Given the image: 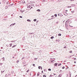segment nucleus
Instances as JSON below:
<instances>
[{
    "mask_svg": "<svg viewBox=\"0 0 77 77\" xmlns=\"http://www.w3.org/2000/svg\"><path fill=\"white\" fill-rule=\"evenodd\" d=\"M0 65H2V63H0Z\"/></svg>",
    "mask_w": 77,
    "mask_h": 77,
    "instance_id": "63",
    "label": "nucleus"
},
{
    "mask_svg": "<svg viewBox=\"0 0 77 77\" xmlns=\"http://www.w3.org/2000/svg\"><path fill=\"white\" fill-rule=\"evenodd\" d=\"M31 6H32V5H29V6L27 7V8H30V7H31Z\"/></svg>",
    "mask_w": 77,
    "mask_h": 77,
    "instance_id": "5",
    "label": "nucleus"
},
{
    "mask_svg": "<svg viewBox=\"0 0 77 77\" xmlns=\"http://www.w3.org/2000/svg\"><path fill=\"white\" fill-rule=\"evenodd\" d=\"M36 20H37L36 19H34L33 21H34L35 22V21H36Z\"/></svg>",
    "mask_w": 77,
    "mask_h": 77,
    "instance_id": "25",
    "label": "nucleus"
},
{
    "mask_svg": "<svg viewBox=\"0 0 77 77\" xmlns=\"http://www.w3.org/2000/svg\"><path fill=\"white\" fill-rule=\"evenodd\" d=\"M8 6H6L5 7V9H8Z\"/></svg>",
    "mask_w": 77,
    "mask_h": 77,
    "instance_id": "27",
    "label": "nucleus"
},
{
    "mask_svg": "<svg viewBox=\"0 0 77 77\" xmlns=\"http://www.w3.org/2000/svg\"><path fill=\"white\" fill-rule=\"evenodd\" d=\"M40 74V73L39 72H38V73L37 74V77H38V76H39V75H40V74Z\"/></svg>",
    "mask_w": 77,
    "mask_h": 77,
    "instance_id": "6",
    "label": "nucleus"
},
{
    "mask_svg": "<svg viewBox=\"0 0 77 77\" xmlns=\"http://www.w3.org/2000/svg\"><path fill=\"white\" fill-rule=\"evenodd\" d=\"M66 62V60H65V61H63V62L64 63V62Z\"/></svg>",
    "mask_w": 77,
    "mask_h": 77,
    "instance_id": "57",
    "label": "nucleus"
},
{
    "mask_svg": "<svg viewBox=\"0 0 77 77\" xmlns=\"http://www.w3.org/2000/svg\"><path fill=\"white\" fill-rule=\"evenodd\" d=\"M34 33H33V32H32V33H29V35H32V34H34Z\"/></svg>",
    "mask_w": 77,
    "mask_h": 77,
    "instance_id": "15",
    "label": "nucleus"
},
{
    "mask_svg": "<svg viewBox=\"0 0 77 77\" xmlns=\"http://www.w3.org/2000/svg\"><path fill=\"white\" fill-rule=\"evenodd\" d=\"M69 74L70 77H71V73L70 72H69Z\"/></svg>",
    "mask_w": 77,
    "mask_h": 77,
    "instance_id": "9",
    "label": "nucleus"
},
{
    "mask_svg": "<svg viewBox=\"0 0 77 77\" xmlns=\"http://www.w3.org/2000/svg\"><path fill=\"white\" fill-rule=\"evenodd\" d=\"M55 60H51V62L52 63L53 62H54V61H55Z\"/></svg>",
    "mask_w": 77,
    "mask_h": 77,
    "instance_id": "20",
    "label": "nucleus"
},
{
    "mask_svg": "<svg viewBox=\"0 0 77 77\" xmlns=\"http://www.w3.org/2000/svg\"><path fill=\"white\" fill-rule=\"evenodd\" d=\"M41 66H38V69H41Z\"/></svg>",
    "mask_w": 77,
    "mask_h": 77,
    "instance_id": "19",
    "label": "nucleus"
},
{
    "mask_svg": "<svg viewBox=\"0 0 77 77\" xmlns=\"http://www.w3.org/2000/svg\"><path fill=\"white\" fill-rule=\"evenodd\" d=\"M2 59H3V60H5V57H3L2 58Z\"/></svg>",
    "mask_w": 77,
    "mask_h": 77,
    "instance_id": "33",
    "label": "nucleus"
},
{
    "mask_svg": "<svg viewBox=\"0 0 77 77\" xmlns=\"http://www.w3.org/2000/svg\"><path fill=\"white\" fill-rule=\"evenodd\" d=\"M75 6V5H72V6Z\"/></svg>",
    "mask_w": 77,
    "mask_h": 77,
    "instance_id": "46",
    "label": "nucleus"
},
{
    "mask_svg": "<svg viewBox=\"0 0 77 77\" xmlns=\"http://www.w3.org/2000/svg\"><path fill=\"white\" fill-rule=\"evenodd\" d=\"M62 69H65V66H63V67L62 68Z\"/></svg>",
    "mask_w": 77,
    "mask_h": 77,
    "instance_id": "30",
    "label": "nucleus"
},
{
    "mask_svg": "<svg viewBox=\"0 0 77 77\" xmlns=\"http://www.w3.org/2000/svg\"><path fill=\"white\" fill-rule=\"evenodd\" d=\"M54 52H57V51L56 50L54 51Z\"/></svg>",
    "mask_w": 77,
    "mask_h": 77,
    "instance_id": "55",
    "label": "nucleus"
},
{
    "mask_svg": "<svg viewBox=\"0 0 77 77\" xmlns=\"http://www.w3.org/2000/svg\"><path fill=\"white\" fill-rule=\"evenodd\" d=\"M51 17H54V15H53L52 16H51Z\"/></svg>",
    "mask_w": 77,
    "mask_h": 77,
    "instance_id": "62",
    "label": "nucleus"
},
{
    "mask_svg": "<svg viewBox=\"0 0 77 77\" xmlns=\"http://www.w3.org/2000/svg\"><path fill=\"white\" fill-rule=\"evenodd\" d=\"M44 71L45 72V71L47 72V70H46V69H44Z\"/></svg>",
    "mask_w": 77,
    "mask_h": 77,
    "instance_id": "45",
    "label": "nucleus"
},
{
    "mask_svg": "<svg viewBox=\"0 0 77 77\" xmlns=\"http://www.w3.org/2000/svg\"><path fill=\"white\" fill-rule=\"evenodd\" d=\"M29 71V69H28L27 71H26V72H28Z\"/></svg>",
    "mask_w": 77,
    "mask_h": 77,
    "instance_id": "43",
    "label": "nucleus"
},
{
    "mask_svg": "<svg viewBox=\"0 0 77 77\" xmlns=\"http://www.w3.org/2000/svg\"><path fill=\"white\" fill-rule=\"evenodd\" d=\"M36 11H38V12H40L41 10H37Z\"/></svg>",
    "mask_w": 77,
    "mask_h": 77,
    "instance_id": "31",
    "label": "nucleus"
},
{
    "mask_svg": "<svg viewBox=\"0 0 77 77\" xmlns=\"http://www.w3.org/2000/svg\"><path fill=\"white\" fill-rule=\"evenodd\" d=\"M54 16L55 17H57V14H55L54 15Z\"/></svg>",
    "mask_w": 77,
    "mask_h": 77,
    "instance_id": "12",
    "label": "nucleus"
},
{
    "mask_svg": "<svg viewBox=\"0 0 77 77\" xmlns=\"http://www.w3.org/2000/svg\"><path fill=\"white\" fill-rule=\"evenodd\" d=\"M65 12L66 13V12H68V10H65Z\"/></svg>",
    "mask_w": 77,
    "mask_h": 77,
    "instance_id": "48",
    "label": "nucleus"
},
{
    "mask_svg": "<svg viewBox=\"0 0 77 77\" xmlns=\"http://www.w3.org/2000/svg\"><path fill=\"white\" fill-rule=\"evenodd\" d=\"M43 77H46V75H43Z\"/></svg>",
    "mask_w": 77,
    "mask_h": 77,
    "instance_id": "32",
    "label": "nucleus"
},
{
    "mask_svg": "<svg viewBox=\"0 0 77 77\" xmlns=\"http://www.w3.org/2000/svg\"><path fill=\"white\" fill-rule=\"evenodd\" d=\"M62 35V34L61 33H59L58 34V36H60Z\"/></svg>",
    "mask_w": 77,
    "mask_h": 77,
    "instance_id": "17",
    "label": "nucleus"
},
{
    "mask_svg": "<svg viewBox=\"0 0 77 77\" xmlns=\"http://www.w3.org/2000/svg\"><path fill=\"white\" fill-rule=\"evenodd\" d=\"M71 57V56H69V57L68 58H70V57Z\"/></svg>",
    "mask_w": 77,
    "mask_h": 77,
    "instance_id": "59",
    "label": "nucleus"
},
{
    "mask_svg": "<svg viewBox=\"0 0 77 77\" xmlns=\"http://www.w3.org/2000/svg\"><path fill=\"white\" fill-rule=\"evenodd\" d=\"M59 77H62V74H60L59 75Z\"/></svg>",
    "mask_w": 77,
    "mask_h": 77,
    "instance_id": "24",
    "label": "nucleus"
},
{
    "mask_svg": "<svg viewBox=\"0 0 77 77\" xmlns=\"http://www.w3.org/2000/svg\"><path fill=\"white\" fill-rule=\"evenodd\" d=\"M5 77H8V75H7V74H6V75H5Z\"/></svg>",
    "mask_w": 77,
    "mask_h": 77,
    "instance_id": "58",
    "label": "nucleus"
},
{
    "mask_svg": "<svg viewBox=\"0 0 77 77\" xmlns=\"http://www.w3.org/2000/svg\"><path fill=\"white\" fill-rule=\"evenodd\" d=\"M12 43H10V47H12Z\"/></svg>",
    "mask_w": 77,
    "mask_h": 77,
    "instance_id": "18",
    "label": "nucleus"
},
{
    "mask_svg": "<svg viewBox=\"0 0 77 77\" xmlns=\"http://www.w3.org/2000/svg\"><path fill=\"white\" fill-rule=\"evenodd\" d=\"M4 20H5V21H6L7 20V19H4Z\"/></svg>",
    "mask_w": 77,
    "mask_h": 77,
    "instance_id": "44",
    "label": "nucleus"
},
{
    "mask_svg": "<svg viewBox=\"0 0 77 77\" xmlns=\"http://www.w3.org/2000/svg\"><path fill=\"white\" fill-rule=\"evenodd\" d=\"M14 71L12 72V74H14Z\"/></svg>",
    "mask_w": 77,
    "mask_h": 77,
    "instance_id": "52",
    "label": "nucleus"
},
{
    "mask_svg": "<svg viewBox=\"0 0 77 77\" xmlns=\"http://www.w3.org/2000/svg\"><path fill=\"white\" fill-rule=\"evenodd\" d=\"M15 23H14L10 25V27H11L12 26H14V25H15Z\"/></svg>",
    "mask_w": 77,
    "mask_h": 77,
    "instance_id": "1",
    "label": "nucleus"
},
{
    "mask_svg": "<svg viewBox=\"0 0 77 77\" xmlns=\"http://www.w3.org/2000/svg\"><path fill=\"white\" fill-rule=\"evenodd\" d=\"M69 19H68L67 20H66V22L65 23H68V22H69Z\"/></svg>",
    "mask_w": 77,
    "mask_h": 77,
    "instance_id": "7",
    "label": "nucleus"
},
{
    "mask_svg": "<svg viewBox=\"0 0 77 77\" xmlns=\"http://www.w3.org/2000/svg\"><path fill=\"white\" fill-rule=\"evenodd\" d=\"M67 8H71V6H68L67 7Z\"/></svg>",
    "mask_w": 77,
    "mask_h": 77,
    "instance_id": "56",
    "label": "nucleus"
},
{
    "mask_svg": "<svg viewBox=\"0 0 77 77\" xmlns=\"http://www.w3.org/2000/svg\"><path fill=\"white\" fill-rule=\"evenodd\" d=\"M69 52L70 53H72V51H69Z\"/></svg>",
    "mask_w": 77,
    "mask_h": 77,
    "instance_id": "26",
    "label": "nucleus"
},
{
    "mask_svg": "<svg viewBox=\"0 0 77 77\" xmlns=\"http://www.w3.org/2000/svg\"><path fill=\"white\" fill-rule=\"evenodd\" d=\"M54 38V36H51V39H53V38Z\"/></svg>",
    "mask_w": 77,
    "mask_h": 77,
    "instance_id": "16",
    "label": "nucleus"
},
{
    "mask_svg": "<svg viewBox=\"0 0 77 77\" xmlns=\"http://www.w3.org/2000/svg\"><path fill=\"white\" fill-rule=\"evenodd\" d=\"M48 71H50L51 70V69H48Z\"/></svg>",
    "mask_w": 77,
    "mask_h": 77,
    "instance_id": "28",
    "label": "nucleus"
},
{
    "mask_svg": "<svg viewBox=\"0 0 77 77\" xmlns=\"http://www.w3.org/2000/svg\"><path fill=\"white\" fill-rule=\"evenodd\" d=\"M24 11H25V10H24L23 11H22V10H20V12H21V13H23V12H24Z\"/></svg>",
    "mask_w": 77,
    "mask_h": 77,
    "instance_id": "4",
    "label": "nucleus"
},
{
    "mask_svg": "<svg viewBox=\"0 0 77 77\" xmlns=\"http://www.w3.org/2000/svg\"><path fill=\"white\" fill-rule=\"evenodd\" d=\"M25 57H23L22 58V60H23V59H25Z\"/></svg>",
    "mask_w": 77,
    "mask_h": 77,
    "instance_id": "40",
    "label": "nucleus"
},
{
    "mask_svg": "<svg viewBox=\"0 0 77 77\" xmlns=\"http://www.w3.org/2000/svg\"><path fill=\"white\" fill-rule=\"evenodd\" d=\"M27 21H28V22H31V20L29 19H28L27 20Z\"/></svg>",
    "mask_w": 77,
    "mask_h": 77,
    "instance_id": "11",
    "label": "nucleus"
},
{
    "mask_svg": "<svg viewBox=\"0 0 77 77\" xmlns=\"http://www.w3.org/2000/svg\"><path fill=\"white\" fill-rule=\"evenodd\" d=\"M68 68H69V67H67V68H66V70H67V69H68Z\"/></svg>",
    "mask_w": 77,
    "mask_h": 77,
    "instance_id": "49",
    "label": "nucleus"
},
{
    "mask_svg": "<svg viewBox=\"0 0 77 77\" xmlns=\"http://www.w3.org/2000/svg\"><path fill=\"white\" fill-rule=\"evenodd\" d=\"M15 41H11V42H15Z\"/></svg>",
    "mask_w": 77,
    "mask_h": 77,
    "instance_id": "34",
    "label": "nucleus"
},
{
    "mask_svg": "<svg viewBox=\"0 0 77 77\" xmlns=\"http://www.w3.org/2000/svg\"><path fill=\"white\" fill-rule=\"evenodd\" d=\"M49 77H53V75H51L49 76Z\"/></svg>",
    "mask_w": 77,
    "mask_h": 77,
    "instance_id": "53",
    "label": "nucleus"
},
{
    "mask_svg": "<svg viewBox=\"0 0 77 77\" xmlns=\"http://www.w3.org/2000/svg\"><path fill=\"white\" fill-rule=\"evenodd\" d=\"M13 4H12L11 5H8V6L9 7L10 6H11V5H12H12H13Z\"/></svg>",
    "mask_w": 77,
    "mask_h": 77,
    "instance_id": "41",
    "label": "nucleus"
},
{
    "mask_svg": "<svg viewBox=\"0 0 77 77\" xmlns=\"http://www.w3.org/2000/svg\"><path fill=\"white\" fill-rule=\"evenodd\" d=\"M75 21H77V19H75Z\"/></svg>",
    "mask_w": 77,
    "mask_h": 77,
    "instance_id": "64",
    "label": "nucleus"
},
{
    "mask_svg": "<svg viewBox=\"0 0 77 77\" xmlns=\"http://www.w3.org/2000/svg\"><path fill=\"white\" fill-rule=\"evenodd\" d=\"M37 59H38V58H34V60H37Z\"/></svg>",
    "mask_w": 77,
    "mask_h": 77,
    "instance_id": "38",
    "label": "nucleus"
},
{
    "mask_svg": "<svg viewBox=\"0 0 77 77\" xmlns=\"http://www.w3.org/2000/svg\"><path fill=\"white\" fill-rule=\"evenodd\" d=\"M38 22H39V20H37V21H36L37 23H38Z\"/></svg>",
    "mask_w": 77,
    "mask_h": 77,
    "instance_id": "61",
    "label": "nucleus"
},
{
    "mask_svg": "<svg viewBox=\"0 0 77 77\" xmlns=\"http://www.w3.org/2000/svg\"><path fill=\"white\" fill-rule=\"evenodd\" d=\"M71 12H72V13H73L74 12V11H71Z\"/></svg>",
    "mask_w": 77,
    "mask_h": 77,
    "instance_id": "35",
    "label": "nucleus"
},
{
    "mask_svg": "<svg viewBox=\"0 0 77 77\" xmlns=\"http://www.w3.org/2000/svg\"><path fill=\"white\" fill-rule=\"evenodd\" d=\"M73 60H76V58H74L73 59Z\"/></svg>",
    "mask_w": 77,
    "mask_h": 77,
    "instance_id": "50",
    "label": "nucleus"
},
{
    "mask_svg": "<svg viewBox=\"0 0 77 77\" xmlns=\"http://www.w3.org/2000/svg\"><path fill=\"white\" fill-rule=\"evenodd\" d=\"M57 63H54V66H57Z\"/></svg>",
    "mask_w": 77,
    "mask_h": 77,
    "instance_id": "10",
    "label": "nucleus"
},
{
    "mask_svg": "<svg viewBox=\"0 0 77 77\" xmlns=\"http://www.w3.org/2000/svg\"><path fill=\"white\" fill-rule=\"evenodd\" d=\"M60 17H62L63 16V15L62 14V13L60 14Z\"/></svg>",
    "mask_w": 77,
    "mask_h": 77,
    "instance_id": "13",
    "label": "nucleus"
},
{
    "mask_svg": "<svg viewBox=\"0 0 77 77\" xmlns=\"http://www.w3.org/2000/svg\"><path fill=\"white\" fill-rule=\"evenodd\" d=\"M64 15H65V16H66L67 15H68V14L66 13H64Z\"/></svg>",
    "mask_w": 77,
    "mask_h": 77,
    "instance_id": "14",
    "label": "nucleus"
},
{
    "mask_svg": "<svg viewBox=\"0 0 77 77\" xmlns=\"http://www.w3.org/2000/svg\"><path fill=\"white\" fill-rule=\"evenodd\" d=\"M17 45H14L12 46V48H14V47H16Z\"/></svg>",
    "mask_w": 77,
    "mask_h": 77,
    "instance_id": "8",
    "label": "nucleus"
},
{
    "mask_svg": "<svg viewBox=\"0 0 77 77\" xmlns=\"http://www.w3.org/2000/svg\"><path fill=\"white\" fill-rule=\"evenodd\" d=\"M21 2L22 3H26V2H25V1H23V0H21Z\"/></svg>",
    "mask_w": 77,
    "mask_h": 77,
    "instance_id": "2",
    "label": "nucleus"
},
{
    "mask_svg": "<svg viewBox=\"0 0 77 77\" xmlns=\"http://www.w3.org/2000/svg\"><path fill=\"white\" fill-rule=\"evenodd\" d=\"M68 23L69 24H70V23H72V22L71 21H69Z\"/></svg>",
    "mask_w": 77,
    "mask_h": 77,
    "instance_id": "22",
    "label": "nucleus"
},
{
    "mask_svg": "<svg viewBox=\"0 0 77 77\" xmlns=\"http://www.w3.org/2000/svg\"><path fill=\"white\" fill-rule=\"evenodd\" d=\"M42 52V51H41V50H40L39 51V53H41Z\"/></svg>",
    "mask_w": 77,
    "mask_h": 77,
    "instance_id": "51",
    "label": "nucleus"
},
{
    "mask_svg": "<svg viewBox=\"0 0 77 77\" xmlns=\"http://www.w3.org/2000/svg\"><path fill=\"white\" fill-rule=\"evenodd\" d=\"M54 18H53L51 19H49L48 20H48H52V19H54Z\"/></svg>",
    "mask_w": 77,
    "mask_h": 77,
    "instance_id": "29",
    "label": "nucleus"
},
{
    "mask_svg": "<svg viewBox=\"0 0 77 77\" xmlns=\"http://www.w3.org/2000/svg\"><path fill=\"white\" fill-rule=\"evenodd\" d=\"M35 64H32V66H35Z\"/></svg>",
    "mask_w": 77,
    "mask_h": 77,
    "instance_id": "39",
    "label": "nucleus"
},
{
    "mask_svg": "<svg viewBox=\"0 0 77 77\" xmlns=\"http://www.w3.org/2000/svg\"><path fill=\"white\" fill-rule=\"evenodd\" d=\"M5 70H4L3 71H2V70L1 71V72L2 73H2H3V72H5Z\"/></svg>",
    "mask_w": 77,
    "mask_h": 77,
    "instance_id": "21",
    "label": "nucleus"
},
{
    "mask_svg": "<svg viewBox=\"0 0 77 77\" xmlns=\"http://www.w3.org/2000/svg\"><path fill=\"white\" fill-rule=\"evenodd\" d=\"M61 71H62V70H60L59 72H61Z\"/></svg>",
    "mask_w": 77,
    "mask_h": 77,
    "instance_id": "54",
    "label": "nucleus"
},
{
    "mask_svg": "<svg viewBox=\"0 0 77 77\" xmlns=\"http://www.w3.org/2000/svg\"><path fill=\"white\" fill-rule=\"evenodd\" d=\"M64 48H66V46H65L64 47Z\"/></svg>",
    "mask_w": 77,
    "mask_h": 77,
    "instance_id": "37",
    "label": "nucleus"
},
{
    "mask_svg": "<svg viewBox=\"0 0 77 77\" xmlns=\"http://www.w3.org/2000/svg\"><path fill=\"white\" fill-rule=\"evenodd\" d=\"M8 3H9V2H8L6 3V4L7 5H8Z\"/></svg>",
    "mask_w": 77,
    "mask_h": 77,
    "instance_id": "47",
    "label": "nucleus"
},
{
    "mask_svg": "<svg viewBox=\"0 0 77 77\" xmlns=\"http://www.w3.org/2000/svg\"><path fill=\"white\" fill-rule=\"evenodd\" d=\"M74 63H76V61H75L74 62Z\"/></svg>",
    "mask_w": 77,
    "mask_h": 77,
    "instance_id": "60",
    "label": "nucleus"
},
{
    "mask_svg": "<svg viewBox=\"0 0 77 77\" xmlns=\"http://www.w3.org/2000/svg\"><path fill=\"white\" fill-rule=\"evenodd\" d=\"M65 25L66 27H68V23H65Z\"/></svg>",
    "mask_w": 77,
    "mask_h": 77,
    "instance_id": "3",
    "label": "nucleus"
},
{
    "mask_svg": "<svg viewBox=\"0 0 77 77\" xmlns=\"http://www.w3.org/2000/svg\"><path fill=\"white\" fill-rule=\"evenodd\" d=\"M20 18H23V17L21 16H19Z\"/></svg>",
    "mask_w": 77,
    "mask_h": 77,
    "instance_id": "36",
    "label": "nucleus"
},
{
    "mask_svg": "<svg viewBox=\"0 0 77 77\" xmlns=\"http://www.w3.org/2000/svg\"><path fill=\"white\" fill-rule=\"evenodd\" d=\"M18 62H19V60H17V63H18Z\"/></svg>",
    "mask_w": 77,
    "mask_h": 77,
    "instance_id": "42",
    "label": "nucleus"
},
{
    "mask_svg": "<svg viewBox=\"0 0 77 77\" xmlns=\"http://www.w3.org/2000/svg\"><path fill=\"white\" fill-rule=\"evenodd\" d=\"M62 65V64L61 63H59L58 65V66H60Z\"/></svg>",
    "mask_w": 77,
    "mask_h": 77,
    "instance_id": "23",
    "label": "nucleus"
}]
</instances>
